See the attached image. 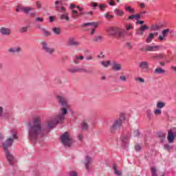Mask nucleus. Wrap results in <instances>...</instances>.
<instances>
[{
    "label": "nucleus",
    "instance_id": "603ef678",
    "mask_svg": "<svg viewBox=\"0 0 176 176\" xmlns=\"http://www.w3.org/2000/svg\"><path fill=\"white\" fill-rule=\"evenodd\" d=\"M142 149V147H141V146H140L139 144L135 146V150L136 151V152H140V151H141Z\"/></svg>",
    "mask_w": 176,
    "mask_h": 176
},
{
    "label": "nucleus",
    "instance_id": "a878e982",
    "mask_svg": "<svg viewBox=\"0 0 176 176\" xmlns=\"http://www.w3.org/2000/svg\"><path fill=\"white\" fill-rule=\"evenodd\" d=\"M153 38H155V34L153 33H150L148 37L146 38V43H151V42L153 41Z\"/></svg>",
    "mask_w": 176,
    "mask_h": 176
},
{
    "label": "nucleus",
    "instance_id": "72a5a7b5",
    "mask_svg": "<svg viewBox=\"0 0 176 176\" xmlns=\"http://www.w3.org/2000/svg\"><path fill=\"white\" fill-rule=\"evenodd\" d=\"M125 10L126 12H129V13H132V14L135 13V10H134V8H132L130 6H125Z\"/></svg>",
    "mask_w": 176,
    "mask_h": 176
},
{
    "label": "nucleus",
    "instance_id": "39448f33",
    "mask_svg": "<svg viewBox=\"0 0 176 176\" xmlns=\"http://www.w3.org/2000/svg\"><path fill=\"white\" fill-rule=\"evenodd\" d=\"M130 138H131V133L129 132L122 134L120 138L122 142V146H124L125 149H127V146H129V144H130Z\"/></svg>",
    "mask_w": 176,
    "mask_h": 176
},
{
    "label": "nucleus",
    "instance_id": "aec40b11",
    "mask_svg": "<svg viewBox=\"0 0 176 176\" xmlns=\"http://www.w3.org/2000/svg\"><path fill=\"white\" fill-rule=\"evenodd\" d=\"M84 59H85V56H83L76 55V56H73V61H74V64H79V60H82Z\"/></svg>",
    "mask_w": 176,
    "mask_h": 176
},
{
    "label": "nucleus",
    "instance_id": "8fccbe9b",
    "mask_svg": "<svg viewBox=\"0 0 176 176\" xmlns=\"http://www.w3.org/2000/svg\"><path fill=\"white\" fill-rule=\"evenodd\" d=\"M85 161H86V163H88L89 164H90V163H91V157L87 155L86 157Z\"/></svg>",
    "mask_w": 176,
    "mask_h": 176
},
{
    "label": "nucleus",
    "instance_id": "a19ab883",
    "mask_svg": "<svg viewBox=\"0 0 176 176\" xmlns=\"http://www.w3.org/2000/svg\"><path fill=\"white\" fill-rule=\"evenodd\" d=\"M101 64L104 67V68H107L108 65H111V60H107V62L102 61L101 62Z\"/></svg>",
    "mask_w": 176,
    "mask_h": 176
},
{
    "label": "nucleus",
    "instance_id": "c9c22d12",
    "mask_svg": "<svg viewBox=\"0 0 176 176\" xmlns=\"http://www.w3.org/2000/svg\"><path fill=\"white\" fill-rule=\"evenodd\" d=\"M151 176H157V170H156V167L153 166L151 168Z\"/></svg>",
    "mask_w": 176,
    "mask_h": 176
},
{
    "label": "nucleus",
    "instance_id": "cd10ccee",
    "mask_svg": "<svg viewBox=\"0 0 176 176\" xmlns=\"http://www.w3.org/2000/svg\"><path fill=\"white\" fill-rule=\"evenodd\" d=\"M8 52L9 53H20V52H21V48H10L8 49Z\"/></svg>",
    "mask_w": 176,
    "mask_h": 176
},
{
    "label": "nucleus",
    "instance_id": "e2e57ef3",
    "mask_svg": "<svg viewBox=\"0 0 176 176\" xmlns=\"http://www.w3.org/2000/svg\"><path fill=\"white\" fill-rule=\"evenodd\" d=\"M36 21H38L39 23H43V18L38 16L36 19Z\"/></svg>",
    "mask_w": 176,
    "mask_h": 176
},
{
    "label": "nucleus",
    "instance_id": "9d476101",
    "mask_svg": "<svg viewBox=\"0 0 176 176\" xmlns=\"http://www.w3.org/2000/svg\"><path fill=\"white\" fill-rule=\"evenodd\" d=\"M146 30H149V27L148 25H141L140 28L136 29V35H140V36H142L144 35V32L146 31Z\"/></svg>",
    "mask_w": 176,
    "mask_h": 176
},
{
    "label": "nucleus",
    "instance_id": "5701e85b",
    "mask_svg": "<svg viewBox=\"0 0 176 176\" xmlns=\"http://www.w3.org/2000/svg\"><path fill=\"white\" fill-rule=\"evenodd\" d=\"M139 67L142 69H148V68L149 67V64L146 61H143V62H141L140 63H139Z\"/></svg>",
    "mask_w": 176,
    "mask_h": 176
},
{
    "label": "nucleus",
    "instance_id": "864d4df0",
    "mask_svg": "<svg viewBox=\"0 0 176 176\" xmlns=\"http://www.w3.org/2000/svg\"><path fill=\"white\" fill-rule=\"evenodd\" d=\"M112 1L113 0H107V3H109L110 6H116V3H115V2H112Z\"/></svg>",
    "mask_w": 176,
    "mask_h": 176
},
{
    "label": "nucleus",
    "instance_id": "bb28decb",
    "mask_svg": "<svg viewBox=\"0 0 176 176\" xmlns=\"http://www.w3.org/2000/svg\"><path fill=\"white\" fill-rule=\"evenodd\" d=\"M52 30L55 35L61 34V30L59 28H57V27L52 28Z\"/></svg>",
    "mask_w": 176,
    "mask_h": 176
},
{
    "label": "nucleus",
    "instance_id": "774afa93",
    "mask_svg": "<svg viewBox=\"0 0 176 176\" xmlns=\"http://www.w3.org/2000/svg\"><path fill=\"white\" fill-rule=\"evenodd\" d=\"M50 23H53L54 21V16H50L49 17Z\"/></svg>",
    "mask_w": 176,
    "mask_h": 176
},
{
    "label": "nucleus",
    "instance_id": "f704fd0d",
    "mask_svg": "<svg viewBox=\"0 0 176 176\" xmlns=\"http://www.w3.org/2000/svg\"><path fill=\"white\" fill-rule=\"evenodd\" d=\"M78 72H82L83 74H91V71L87 70L85 68H79V67H78Z\"/></svg>",
    "mask_w": 176,
    "mask_h": 176
},
{
    "label": "nucleus",
    "instance_id": "4d7b16f0",
    "mask_svg": "<svg viewBox=\"0 0 176 176\" xmlns=\"http://www.w3.org/2000/svg\"><path fill=\"white\" fill-rule=\"evenodd\" d=\"M84 13V16H85V14H90V16H93V11H83Z\"/></svg>",
    "mask_w": 176,
    "mask_h": 176
},
{
    "label": "nucleus",
    "instance_id": "052dcab7",
    "mask_svg": "<svg viewBox=\"0 0 176 176\" xmlns=\"http://www.w3.org/2000/svg\"><path fill=\"white\" fill-rule=\"evenodd\" d=\"M102 39V37L101 36H98L95 37L94 41L95 42H99V41H101Z\"/></svg>",
    "mask_w": 176,
    "mask_h": 176
},
{
    "label": "nucleus",
    "instance_id": "2f4dec72",
    "mask_svg": "<svg viewBox=\"0 0 176 176\" xmlns=\"http://www.w3.org/2000/svg\"><path fill=\"white\" fill-rule=\"evenodd\" d=\"M146 113L148 119H152L153 118V113H152V110L150 109L146 110Z\"/></svg>",
    "mask_w": 176,
    "mask_h": 176
},
{
    "label": "nucleus",
    "instance_id": "0e129e2a",
    "mask_svg": "<svg viewBox=\"0 0 176 176\" xmlns=\"http://www.w3.org/2000/svg\"><path fill=\"white\" fill-rule=\"evenodd\" d=\"M135 24H140V25H142L143 24H145V21L138 20V21L135 22Z\"/></svg>",
    "mask_w": 176,
    "mask_h": 176
},
{
    "label": "nucleus",
    "instance_id": "5fc2aeb1",
    "mask_svg": "<svg viewBox=\"0 0 176 176\" xmlns=\"http://www.w3.org/2000/svg\"><path fill=\"white\" fill-rule=\"evenodd\" d=\"M28 14H30V16H31L32 17H35V16L38 15V13H36V12H32L30 11Z\"/></svg>",
    "mask_w": 176,
    "mask_h": 176
},
{
    "label": "nucleus",
    "instance_id": "58836bf2",
    "mask_svg": "<svg viewBox=\"0 0 176 176\" xmlns=\"http://www.w3.org/2000/svg\"><path fill=\"white\" fill-rule=\"evenodd\" d=\"M155 74H164V72H166V71L162 68H157L155 70Z\"/></svg>",
    "mask_w": 176,
    "mask_h": 176
},
{
    "label": "nucleus",
    "instance_id": "7c9ffc66",
    "mask_svg": "<svg viewBox=\"0 0 176 176\" xmlns=\"http://www.w3.org/2000/svg\"><path fill=\"white\" fill-rule=\"evenodd\" d=\"M114 13L116 14V16H123V14H124V12H123V10H120V9H116L114 10Z\"/></svg>",
    "mask_w": 176,
    "mask_h": 176
},
{
    "label": "nucleus",
    "instance_id": "e433bc0d",
    "mask_svg": "<svg viewBox=\"0 0 176 176\" xmlns=\"http://www.w3.org/2000/svg\"><path fill=\"white\" fill-rule=\"evenodd\" d=\"M60 111H61V113L60 115L63 116H65V115H67L68 114V109H67L66 107H63L60 109Z\"/></svg>",
    "mask_w": 176,
    "mask_h": 176
},
{
    "label": "nucleus",
    "instance_id": "473e14b6",
    "mask_svg": "<svg viewBox=\"0 0 176 176\" xmlns=\"http://www.w3.org/2000/svg\"><path fill=\"white\" fill-rule=\"evenodd\" d=\"M68 71L71 74H76L79 72V67L69 68L68 69Z\"/></svg>",
    "mask_w": 176,
    "mask_h": 176
},
{
    "label": "nucleus",
    "instance_id": "37998d69",
    "mask_svg": "<svg viewBox=\"0 0 176 176\" xmlns=\"http://www.w3.org/2000/svg\"><path fill=\"white\" fill-rule=\"evenodd\" d=\"M152 30H153L154 31H159V30H160V28H162V25H155L153 26H152Z\"/></svg>",
    "mask_w": 176,
    "mask_h": 176
},
{
    "label": "nucleus",
    "instance_id": "de8ad7c7",
    "mask_svg": "<svg viewBox=\"0 0 176 176\" xmlns=\"http://www.w3.org/2000/svg\"><path fill=\"white\" fill-rule=\"evenodd\" d=\"M27 31H28V28H27V27H22L20 29V32H21L22 34L24 32H27Z\"/></svg>",
    "mask_w": 176,
    "mask_h": 176
},
{
    "label": "nucleus",
    "instance_id": "3c124183",
    "mask_svg": "<svg viewBox=\"0 0 176 176\" xmlns=\"http://www.w3.org/2000/svg\"><path fill=\"white\" fill-rule=\"evenodd\" d=\"M155 115H162V110L160 109H157L154 111Z\"/></svg>",
    "mask_w": 176,
    "mask_h": 176
},
{
    "label": "nucleus",
    "instance_id": "f3484780",
    "mask_svg": "<svg viewBox=\"0 0 176 176\" xmlns=\"http://www.w3.org/2000/svg\"><path fill=\"white\" fill-rule=\"evenodd\" d=\"M111 68L113 71H121L122 70V65L118 63H113L111 65Z\"/></svg>",
    "mask_w": 176,
    "mask_h": 176
},
{
    "label": "nucleus",
    "instance_id": "a18cd8bd",
    "mask_svg": "<svg viewBox=\"0 0 176 176\" xmlns=\"http://www.w3.org/2000/svg\"><path fill=\"white\" fill-rule=\"evenodd\" d=\"M135 80H136V82H140V83H145V80L142 78H135Z\"/></svg>",
    "mask_w": 176,
    "mask_h": 176
},
{
    "label": "nucleus",
    "instance_id": "49530a36",
    "mask_svg": "<svg viewBox=\"0 0 176 176\" xmlns=\"http://www.w3.org/2000/svg\"><path fill=\"white\" fill-rule=\"evenodd\" d=\"M125 46L127 47V48L129 49V50H131V49H133V45H131V43L130 42H126L125 43Z\"/></svg>",
    "mask_w": 176,
    "mask_h": 176
},
{
    "label": "nucleus",
    "instance_id": "ddd939ff",
    "mask_svg": "<svg viewBox=\"0 0 176 176\" xmlns=\"http://www.w3.org/2000/svg\"><path fill=\"white\" fill-rule=\"evenodd\" d=\"M0 34H1V35H4L6 36H10V35L12 34V30L10 28L1 27L0 28Z\"/></svg>",
    "mask_w": 176,
    "mask_h": 176
},
{
    "label": "nucleus",
    "instance_id": "4c0bfd02",
    "mask_svg": "<svg viewBox=\"0 0 176 176\" xmlns=\"http://www.w3.org/2000/svg\"><path fill=\"white\" fill-rule=\"evenodd\" d=\"M166 104L163 102H158L157 103V108H159V109H162V108H164Z\"/></svg>",
    "mask_w": 176,
    "mask_h": 176
},
{
    "label": "nucleus",
    "instance_id": "b1692460",
    "mask_svg": "<svg viewBox=\"0 0 176 176\" xmlns=\"http://www.w3.org/2000/svg\"><path fill=\"white\" fill-rule=\"evenodd\" d=\"M117 35L118 38H124V36L126 35V30H122L118 28Z\"/></svg>",
    "mask_w": 176,
    "mask_h": 176
},
{
    "label": "nucleus",
    "instance_id": "393cba45",
    "mask_svg": "<svg viewBox=\"0 0 176 176\" xmlns=\"http://www.w3.org/2000/svg\"><path fill=\"white\" fill-rule=\"evenodd\" d=\"M153 58H155V60H164V58H166V56L163 54H157L153 56Z\"/></svg>",
    "mask_w": 176,
    "mask_h": 176
},
{
    "label": "nucleus",
    "instance_id": "423d86ee",
    "mask_svg": "<svg viewBox=\"0 0 176 176\" xmlns=\"http://www.w3.org/2000/svg\"><path fill=\"white\" fill-rule=\"evenodd\" d=\"M41 46L42 50H43L46 54H49V56H53L54 52H56V49L50 47V46H49V43L46 41H42Z\"/></svg>",
    "mask_w": 176,
    "mask_h": 176
},
{
    "label": "nucleus",
    "instance_id": "dca6fc26",
    "mask_svg": "<svg viewBox=\"0 0 176 176\" xmlns=\"http://www.w3.org/2000/svg\"><path fill=\"white\" fill-rule=\"evenodd\" d=\"M118 30L119 28L111 27L108 29V32L109 35H111L112 36H116V35H118Z\"/></svg>",
    "mask_w": 176,
    "mask_h": 176
},
{
    "label": "nucleus",
    "instance_id": "2eb2a0df",
    "mask_svg": "<svg viewBox=\"0 0 176 176\" xmlns=\"http://www.w3.org/2000/svg\"><path fill=\"white\" fill-rule=\"evenodd\" d=\"M168 32H170V29H164L162 31V34H160L158 36V39L160 41H163L165 38H167V35L168 34Z\"/></svg>",
    "mask_w": 176,
    "mask_h": 176
},
{
    "label": "nucleus",
    "instance_id": "6e6d98bb",
    "mask_svg": "<svg viewBox=\"0 0 176 176\" xmlns=\"http://www.w3.org/2000/svg\"><path fill=\"white\" fill-rule=\"evenodd\" d=\"M140 131H138V130L133 131L134 137H140Z\"/></svg>",
    "mask_w": 176,
    "mask_h": 176
},
{
    "label": "nucleus",
    "instance_id": "f257e3e1",
    "mask_svg": "<svg viewBox=\"0 0 176 176\" xmlns=\"http://www.w3.org/2000/svg\"><path fill=\"white\" fill-rule=\"evenodd\" d=\"M54 120L50 121L47 123V126L42 127V121L40 118H35L33 119L32 122H29V138L33 144H36V140L39 138H43L46 134L49 133V129H54L56 126Z\"/></svg>",
    "mask_w": 176,
    "mask_h": 176
},
{
    "label": "nucleus",
    "instance_id": "20e7f679",
    "mask_svg": "<svg viewBox=\"0 0 176 176\" xmlns=\"http://www.w3.org/2000/svg\"><path fill=\"white\" fill-rule=\"evenodd\" d=\"M68 134H69L68 131H65L64 134H63L60 136V141L65 146H67V148H70L72 144H74V140L69 138V135Z\"/></svg>",
    "mask_w": 176,
    "mask_h": 176
},
{
    "label": "nucleus",
    "instance_id": "c756f323",
    "mask_svg": "<svg viewBox=\"0 0 176 176\" xmlns=\"http://www.w3.org/2000/svg\"><path fill=\"white\" fill-rule=\"evenodd\" d=\"M81 129L83 131H87L89 130V124L86 122H83L81 124Z\"/></svg>",
    "mask_w": 176,
    "mask_h": 176
},
{
    "label": "nucleus",
    "instance_id": "ea45409f",
    "mask_svg": "<svg viewBox=\"0 0 176 176\" xmlns=\"http://www.w3.org/2000/svg\"><path fill=\"white\" fill-rule=\"evenodd\" d=\"M118 80L119 82H127V78L124 75H121Z\"/></svg>",
    "mask_w": 176,
    "mask_h": 176
},
{
    "label": "nucleus",
    "instance_id": "0eeeda50",
    "mask_svg": "<svg viewBox=\"0 0 176 176\" xmlns=\"http://www.w3.org/2000/svg\"><path fill=\"white\" fill-rule=\"evenodd\" d=\"M56 100L59 105L63 107H68V100L64 96L58 95L56 96Z\"/></svg>",
    "mask_w": 176,
    "mask_h": 176
},
{
    "label": "nucleus",
    "instance_id": "f8f14e48",
    "mask_svg": "<svg viewBox=\"0 0 176 176\" xmlns=\"http://www.w3.org/2000/svg\"><path fill=\"white\" fill-rule=\"evenodd\" d=\"M162 49V45H147L145 48L146 52H157Z\"/></svg>",
    "mask_w": 176,
    "mask_h": 176
},
{
    "label": "nucleus",
    "instance_id": "1a4fd4ad",
    "mask_svg": "<svg viewBox=\"0 0 176 176\" xmlns=\"http://www.w3.org/2000/svg\"><path fill=\"white\" fill-rule=\"evenodd\" d=\"M68 45L69 46H75L76 47H78V46H80V45H82V43L76 41L75 37H70L68 40Z\"/></svg>",
    "mask_w": 176,
    "mask_h": 176
},
{
    "label": "nucleus",
    "instance_id": "680f3d73",
    "mask_svg": "<svg viewBox=\"0 0 176 176\" xmlns=\"http://www.w3.org/2000/svg\"><path fill=\"white\" fill-rule=\"evenodd\" d=\"M134 27H133L131 25H128L126 26V31H130V30H133Z\"/></svg>",
    "mask_w": 176,
    "mask_h": 176
},
{
    "label": "nucleus",
    "instance_id": "69168bd1",
    "mask_svg": "<svg viewBox=\"0 0 176 176\" xmlns=\"http://www.w3.org/2000/svg\"><path fill=\"white\" fill-rule=\"evenodd\" d=\"M69 176H78V173L75 171H72L69 173Z\"/></svg>",
    "mask_w": 176,
    "mask_h": 176
},
{
    "label": "nucleus",
    "instance_id": "c85d7f7f",
    "mask_svg": "<svg viewBox=\"0 0 176 176\" xmlns=\"http://www.w3.org/2000/svg\"><path fill=\"white\" fill-rule=\"evenodd\" d=\"M41 31L43 32V35H44V36H45L46 38L50 36V35H52V33L49 31H47V30H46L45 28L44 29H41Z\"/></svg>",
    "mask_w": 176,
    "mask_h": 176
},
{
    "label": "nucleus",
    "instance_id": "7ed1b4c3",
    "mask_svg": "<svg viewBox=\"0 0 176 176\" xmlns=\"http://www.w3.org/2000/svg\"><path fill=\"white\" fill-rule=\"evenodd\" d=\"M123 120H126V115L123 113L120 114V118L116 119L113 124L110 126L111 133H115L118 130H120L122 124H123Z\"/></svg>",
    "mask_w": 176,
    "mask_h": 176
},
{
    "label": "nucleus",
    "instance_id": "a211bd4d",
    "mask_svg": "<svg viewBox=\"0 0 176 176\" xmlns=\"http://www.w3.org/2000/svg\"><path fill=\"white\" fill-rule=\"evenodd\" d=\"M20 12H23L25 14H28L31 10H32V8L31 7H19Z\"/></svg>",
    "mask_w": 176,
    "mask_h": 176
},
{
    "label": "nucleus",
    "instance_id": "c03bdc74",
    "mask_svg": "<svg viewBox=\"0 0 176 176\" xmlns=\"http://www.w3.org/2000/svg\"><path fill=\"white\" fill-rule=\"evenodd\" d=\"M164 149H165V151H167L168 152H170V151L171 150V147H170V144H164Z\"/></svg>",
    "mask_w": 176,
    "mask_h": 176
},
{
    "label": "nucleus",
    "instance_id": "6ab92c4d",
    "mask_svg": "<svg viewBox=\"0 0 176 176\" xmlns=\"http://www.w3.org/2000/svg\"><path fill=\"white\" fill-rule=\"evenodd\" d=\"M58 19L60 20H65L66 21H69V16H68V14L65 12V14H58Z\"/></svg>",
    "mask_w": 176,
    "mask_h": 176
},
{
    "label": "nucleus",
    "instance_id": "79ce46f5",
    "mask_svg": "<svg viewBox=\"0 0 176 176\" xmlns=\"http://www.w3.org/2000/svg\"><path fill=\"white\" fill-rule=\"evenodd\" d=\"M104 17L106 19H107V20H111V19H113V17H115V16L111 15V14H109V12H107V13L104 14Z\"/></svg>",
    "mask_w": 176,
    "mask_h": 176
},
{
    "label": "nucleus",
    "instance_id": "9b49d317",
    "mask_svg": "<svg viewBox=\"0 0 176 176\" xmlns=\"http://www.w3.org/2000/svg\"><path fill=\"white\" fill-rule=\"evenodd\" d=\"M176 138V134L173 131V129H170L168 132L167 140L169 144H173Z\"/></svg>",
    "mask_w": 176,
    "mask_h": 176
},
{
    "label": "nucleus",
    "instance_id": "09e8293b",
    "mask_svg": "<svg viewBox=\"0 0 176 176\" xmlns=\"http://www.w3.org/2000/svg\"><path fill=\"white\" fill-rule=\"evenodd\" d=\"M98 8L100 9V10H104L105 8H108V6L104 5V4H100L98 6Z\"/></svg>",
    "mask_w": 176,
    "mask_h": 176
},
{
    "label": "nucleus",
    "instance_id": "338daca9",
    "mask_svg": "<svg viewBox=\"0 0 176 176\" xmlns=\"http://www.w3.org/2000/svg\"><path fill=\"white\" fill-rule=\"evenodd\" d=\"M134 19H135V14H132V15H130V16L128 17L127 20H128V21H129V20H134Z\"/></svg>",
    "mask_w": 176,
    "mask_h": 176
},
{
    "label": "nucleus",
    "instance_id": "13d9d810",
    "mask_svg": "<svg viewBox=\"0 0 176 176\" xmlns=\"http://www.w3.org/2000/svg\"><path fill=\"white\" fill-rule=\"evenodd\" d=\"M141 17H142V16L141 14H140V13L135 14V20H137V21H138V20H140V19H141Z\"/></svg>",
    "mask_w": 176,
    "mask_h": 176
},
{
    "label": "nucleus",
    "instance_id": "4be33fe9",
    "mask_svg": "<svg viewBox=\"0 0 176 176\" xmlns=\"http://www.w3.org/2000/svg\"><path fill=\"white\" fill-rule=\"evenodd\" d=\"M157 137H158V138H160L161 142L163 144V142H164V140H166V133L162 131L158 132L157 133Z\"/></svg>",
    "mask_w": 176,
    "mask_h": 176
},
{
    "label": "nucleus",
    "instance_id": "bf43d9fd",
    "mask_svg": "<svg viewBox=\"0 0 176 176\" xmlns=\"http://www.w3.org/2000/svg\"><path fill=\"white\" fill-rule=\"evenodd\" d=\"M91 25H92V27H94V28H97V27H98V22H91Z\"/></svg>",
    "mask_w": 176,
    "mask_h": 176
},
{
    "label": "nucleus",
    "instance_id": "4468645a",
    "mask_svg": "<svg viewBox=\"0 0 176 176\" xmlns=\"http://www.w3.org/2000/svg\"><path fill=\"white\" fill-rule=\"evenodd\" d=\"M65 120V116H64L61 114H58L54 119V123L56 124H58V123H60V124H63Z\"/></svg>",
    "mask_w": 176,
    "mask_h": 176
},
{
    "label": "nucleus",
    "instance_id": "6e6552de",
    "mask_svg": "<svg viewBox=\"0 0 176 176\" xmlns=\"http://www.w3.org/2000/svg\"><path fill=\"white\" fill-rule=\"evenodd\" d=\"M55 8L56 12H58V13H61L62 14H64L67 12L65 7L63 6V3H61V1H55Z\"/></svg>",
    "mask_w": 176,
    "mask_h": 176
},
{
    "label": "nucleus",
    "instance_id": "f03ea898",
    "mask_svg": "<svg viewBox=\"0 0 176 176\" xmlns=\"http://www.w3.org/2000/svg\"><path fill=\"white\" fill-rule=\"evenodd\" d=\"M19 138L17 137V133L14 131H12V138L7 139L5 142H3V148L6 153V159L10 164V166H13V162H14V155L9 151V148L13 145V142H14V140H17Z\"/></svg>",
    "mask_w": 176,
    "mask_h": 176
},
{
    "label": "nucleus",
    "instance_id": "412c9836",
    "mask_svg": "<svg viewBox=\"0 0 176 176\" xmlns=\"http://www.w3.org/2000/svg\"><path fill=\"white\" fill-rule=\"evenodd\" d=\"M113 170L114 172V174L118 176H122L123 175V173L121 170H118V167L116 166V164H113Z\"/></svg>",
    "mask_w": 176,
    "mask_h": 176
}]
</instances>
